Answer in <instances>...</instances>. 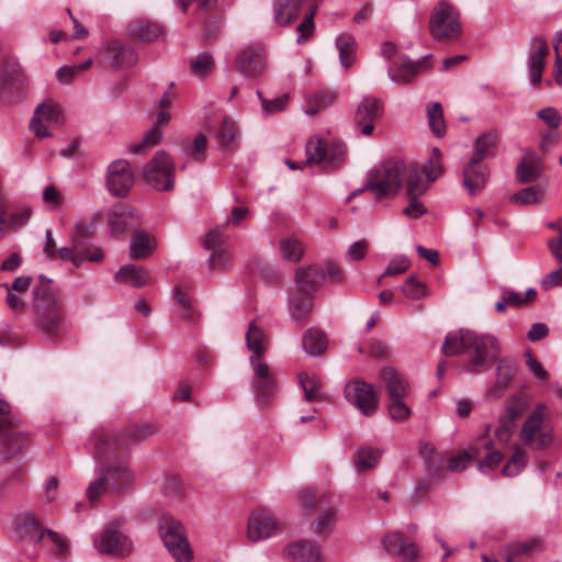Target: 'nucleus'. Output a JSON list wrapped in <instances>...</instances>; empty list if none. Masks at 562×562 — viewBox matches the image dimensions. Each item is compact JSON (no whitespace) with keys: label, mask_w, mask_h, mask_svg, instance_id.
<instances>
[{"label":"nucleus","mask_w":562,"mask_h":562,"mask_svg":"<svg viewBox=\"0 0 562 562\" xmlns=\"http://www.w3.org/2000/svg\"><path fill=\"white\" fill-rule=\"evenodd\" d=\"M14 530L24 539L40 542L45 536L56 546L59 554L67 551L66 540L57 532L41 528L38 518L31 512H22L14 518Z\"/></svg>","instance_id":"9"},{"label":"nucleus","mask_w":562,"mask_h":562,"mask_svg":"<svg viewBox=\"0 0 562 562\" xmlns=\"http://www.w3.org/2000/svg\"><path fill=\"white\" fill-rule=\"evenodd\" d=\"M161 137L162 133L159 131V128L154 127L143 136V139L138 144H135L131 147V151L134 154H142L148 148L157 145Z\"/></svg>","instance_id":"60"},{"label":"nucleus","mask_w":562,"mask_h":562,"mask_svg":"<svg viewBox=\"0 0 562 562\" xmlns=\"http://www.w3.org/2000/svg\"><path fill=\"white\" fill-rule=\"evenodd\" d=\"M157 432L155 424L144 423L131 425L117 432H112L104 428L95 429L92 438L97 442L98 454L108 452L121 453L131 449L133 446L143 442Z\"/></svg>","instance_id":"2"},{"label":"nucleus","mask_w":562,"mask_h":562,"mask_svg":"<svg viewBox=\"0 0 562 562\" xmlns=\"http://www.w3.org/2000/svg\"><path fill=\"white\" fill-rule=\"evenodd\" d=\"M246 342L252 355L262 356L267 348L268 337L263 329L252 322L246 333Z\"/></svg>","instance_id":"44"},{"label":"nucleus","mask_w":562,"mask_h":562,"mask_svg":"<svg viewBox=\"0 0 562 562\" xmlns=\"http://www.w3.org/2000/svg\"><path fill=\"white\" fill-rule=\"evenodd\" d=\"M420 177L425 176L423 182L427 183V189L429 184L436 181L442 173V154L441 150L437 147L431 149L429 158L419 167Z\"/></svg>","instance_id":"37"},{"label":"nucleus","mask_w":562,"mask_h":562,"mask_svg":"<svg viewBox=\"0 0 562 562\" xmlns=\"http://www.w3.org/2000/svg\"><path fill=\"white\" fill-rule=\"evenodd\" d=\"M541 549V541L538 538H531L526 541L515 542L510 544L507 553V562H514L515 559L522 554L537 552Z\"/></svg>","instance_id":"52"},{"label":"nucleus","mask_w":562,"mask_h":562,"mask_svg":"<svg viewBox=\"0 0 562 562\" xmlns=\"http://www.w3.org/2000/svg\"><path fill=\"white\" fill-rule=\"evenodd\" d=\"M289 307L293 319H306L313 311V295H304L295 291L289 300Z\"/></svg>","instance_id":"40"},{"label":"nucleus","mask_w":562,"mask_h":562,"mask_svg":"<svg viewBox=\"0 0 562 562\" xmlns=\"http://www.w3.org/2000/svg\"><path fill=\"white\" fill-rule=\"evenodd\" d=\"M488 180V170L480 164L469 161L463 168V184L471 195L482 191Z\"/></svg>","instance_id":"29"},{"label":"nucleus","mask_w":562,"mask_h":562,"mask_svg":"<svg viewBox=\"0 0 562 562\" xmlns=\"http://www.w3.org/2000/svg\"><path fill=\"white\" fill-rule=\"evenodd\" d=\"M346 400L363 415H372L378 407V397L372 386L361 379H352L345 386Z\"/></svg>","instance_id":"11"},{"label":"nucleus","mask_w":562,"mask_h":562,"mask_svg":"<svg viewBox=\"0 0 562 562\" xmlns=\"http://www.w3.org/2000/svg\"><path fill=\"white\" fill-rule=\"evenodd\" d=\"M517 371L515 361L503 358L496 367V380L490 389L488 395L499 397L509 386Z\"/></svg>","instance_id":"30"},{"label":"nucleus","mask_w":562,"mask_h":562,"mask_svg":"<svg viewBox=\"0 0 562 562\" xmlns=\"http://www.w3.org/2000/svg\"><path fill=\"white\" fill-rule=\"evenodd\" d=\"M303 348L311 356H318L327 348L326 335L314 328H310L303 336Z\"/></svg>","instance_id":"43"},{"label":"nucleus","mask_w":562,"mask_h":562,"mask_svg":"<svg viewBox=\"0 0 562 562\" xmlns=\"http://www.w3.org/2000/svg\"><path fill=\"white\" fill-rule=\"evenodd\" d=\"M498 136L495 133H485L480 135L474 140V151L470 159L473 164H480L490 154H493L494 149L497 146Z\"/></svg>","instance_id":"39"},{"label":"nucleus","mask_w":562,"mask_h":562,"mask_svg":"<svg viewBox=\"0 0 562 562\" xmlns=\"http://www.w3.org/2000/svg\"><path fill=\"white\" fill-rule=\"evenodd\" d=\"M440 351L448 357L468 355L471 359L469 371L479 373L480 368L488 367L498 357L501 347L497 338L491 334L460 329L446 336Z\"/></svg>","instance_id":"1"},{"label":"nucleus","mask_w":562,"mask_h":562,"mask_svg":"<svg viewBox=\"0 0 562 562\" xmlns=\"http://www.w3.org/2000/svg\"><path fill=\"white\" fill-rule=\"evenodd\" d=\"M34 318L38 330L49 339H55L61 330L63 310L57 294L47 285L34 290Z\"/></svg>","instance_id":"3"},{"label":"nucleus","mask_w":562,"mask_h":562,"mask_svg":"<svg viewBox=\"0 0 562 562\" xmlns=\"http://www.w3.org/2000/svg\"><path fill=\"white\" fill-rule=\"evenodd\" d=\"M546 412L547 406L543 403H538L524 422L519 432V439L524 446L533 445L538 450L551 446L553 441L552 431L543 428Z\"/></svg>","instance_id":"7"},{"label":"nucleus","mask_w":562,"mask_h":562,"mask_svg":"<svg viewBox=\"0 0 562 562\" xmlns=\"http://www.w3.org/2000/svg\"><path fill=\"white\" fill-rule=\"evenodd\" d=\"M411 389L405 378L389 367V401L405 398Z\"/></svg>","instance_id":"48"},{"label":"nucleus","mask_w":562,"mask_h":562,"mask_svg":"<svg viewBox=\"0 0 562 562\" xmlns=\"http://www.w3.org/2000/svg\"><path fill=\"white\" fill-rule=\"evenodd\" d=\"M159 533L165 547L176 562H190L192 560V550L180 521L169 515H162L159 519Z\"/></svg>","instance_id":"5"},{"label":"nucleus","mask_w":562,"mask_h":562,"mask_svg":"<svg viewBox=\"0 0 562 562\" xmlns=\"http://www.w3.org/2000/svg\"><path fill=\"white\" fill-rule=\"evenodd\" d=\"M263 53L265 47L260 43L246 47L236 58V69L250 78L260 76L266 68Z\"/></svg>","instance_id":"17"},{"label":"nucleus","mask_w":562,"mask_h":562,"mask_svg":"<svg viewBox=\"0 0 562 562\" xmlns=\"http://www.w3.org/2000/svg\"><path fill=\"white\" fill-rule=\"evenodd\" d=\"M226 238V226H217L206 234L204 238V247L212 252L215 250L224 249L222 245Z\"/></svg>","instance_id":"58"},{"label":"nucleus","mask_w":562,"mask_h":562,"mask_svg":"<svg viewBox=\"0 0 562 562\" xmlns=\"http://www.w3.org/2000/svg\"><path fill=\"white\" fill-rule=\"evenodd\" d=\"M115 280L134 288H142L149 282V273L142 267L125 265L116 272Z\"/></svg>","instance_id":"34"},{"label":"nucleus","mask_w":562,"mask_h":562,"mask_svg":"<svg viewBox=\"0 0 562 562\" xmlns=\"http://www.w3.org/2000/svg\"><path fill=\"white\" fill-rule=\"evenodd\" d=\"M144 180L157 191H171L175 188V164L165 150H158L144 166Z\"/></svg>","instance_id":"6"},{"label":"nucleus","mask_w":562,"mask_h":562,"mask_svg":"<svg viewBox=\"0 0 562 562\" xmlns=\"http://www.w3.org/2000/svg\"><path fill=\"white\" fill-rule=\"evenodd\" d=\"M108 224L112 234L121 235L136 228L140 224V215L123 204H115L108 214Z\"/></svg>","instance_id":"18"},{"label":"nucleus","mask_w":562,"mask_h":562,"mask_svg":"<svg viewBox=\"0 0 562 562\" xmlns=\"http://www.w3.org/2000/svg\"><path fill=\"white\" fill-rule=\"evenodd\" d=\"M182 149L188 158L193 161L202 162L207 154V138L204 134H198L192 142L184 140Z\"/></svg>","instance_id":"47"},{"label":"nucleus","mask_w":562,"mask_h":562,"mask_svg":"<svg viewBox=\"0 0 562 562\" xmlns=\"http://www.w3.org/2000/svg\"><path fill=\"white\" fill-rule=\"evenodd\" d=\"M284 555L297 562H323L324 557L321 546L308 539H300L288 544Z\"/></svg>","instance_id":"20"},{"label":"nucleus","mask_w":562,"mask_h":562,"mask_svg":"<svg viewBox=\"0 0 562 562\" xmlns=\"http://www.w3.org/2000/svg\"><path fill=\"white\" fill-rule=\"evenodd\" d=\"M61 123V111L58 104L53 101H45L40 104L31 120L30 127L38 138L50 136L47 125Z\"/></svg>","instance_id":"16"},{"label":"nucleus","mask_w":562,"mask_h":562,"mask_svg":"<svg viewBox=\"0 0 562 562\" xmlns=\"http://www.w3.org/2000/svg\"><path fill=\"white\" fill-rule=\"evenodd\" d=\"M542 160L535 151H527L516 168V178L520 183L532 182L542 173Z\"/></svg>","instance_id":"28"},{"label":"nucleus","mask_w":562,"mask_h":562,"mask_svg":"<svg viewBox=\"0 0 562 562\" xmlns=\"http://www.w3.org/2000/svg\"><path fill=\"white\" fill-rule=\"evenodd\" d=\"M527 463L528 453L525 450L517 448L509 461L503 467L502 474L509 477L514 476L518 474Z\"/></svg>","instance_id":"53"},{"label":"nucleus","mask_w":562,"mask_h":562,"mask_svg":"<svg viewBox=\"0 0 562 562\" xmlns=\"http://www.w3.org/2000/svg\"><path fill=\"white\" fill-rule=\"evenodd\" d=\"M300 384L304 390V397L307 402L317 401L321 398L322 382L316 375H308L301 373L299 375Z\"/></svg>","instance_id":"51"},{"label":"nucleus","mask_w":562,"mask_h":562,"mask_svg":"<svg viewBox=\"0 0 562 562\" xmlns=\"http://www.w3.org/2000/svg\"><path fill=\"white\" fill-rule=\"evenodd\" d=\"M9 412V404L0 400V440L8 448L19 450L22 447L24 439L13 427Z\"/></svg>","instance_id":"24"},{"label":"nucleus","mask_w":562,"mask_h":562,"mask_svg":"<svg viewBox=\"0 0 562 562\" xmlns=\"http://www.w3.org/2000/svg\"><path fill=\"white\" fill-rule=\"evenodd\" d=\"M105 183L115 196H125L134 183V173L127 160L117 159L108 166Z\"/></svg>","instance_id":"13"},{"label":"nucleus","mask_w":562,"mask_h":562,"mask_svg":"<svg viewBox=\"0 0 562 562\" xmlns=\"http://www.w3.org/2000/svg\"><path fill=\"white\" fill-rule=\"evenodd\" d=\"M257 94L260 99V103H261V108H262L263 112L268 115L283 111L286 108V104L289 102L288 93H284L273 100L265 99L260 91H257Z\"/></svg>","instance_id":"59"},{"label":"nucleus","mask_w":562,"mask_h":562,"mask_svg":"<svg viewBox=\"0 0 562 562\" xmlns=\"http://www.w3.org/2000/svg\"><path fill=\"white\" fill-rule=\"evenodd\" d=\"M336 521V512L331 507H326L324 510L318 515L317 521H316V532L318 535H325L327 537Z\"/></svg>","instance_id":"57"},{"label":"nucleus","mask_w":562,"mask_h":562,"mask_svg":"<svg viewBox=\"0 0 562 562\" xmlns=\"http://www.w3.org/2000/svg\"><path fill=\"white\" fill-rule=\"evenodd\" d=\"M32 214H33V209L31 206H24L21 210H18L11 214L7 213L5 227L20 228L29 222Z\"/></svg>","instance_id":"62"},{"label":"nucleus","mask_w":562,"mask_h":562,"mask_svg":"<svg viewBox=\"0 0 562 562\" xmlns=\"http://www.w3.org/2000/svg\"><path fill=\"white\" fill-rule=\"evenodd\" d=\"M429 31L438 42H450L459 38L462 33L460 15L447 0H440L430 14Z\"/></svg>","instance_id":"4"},{"label":"nucleus","mask_w":562,"mask_h":562,"mask_svg":"<svg viewBox=\"0 0 562 562\" xmlns=\"http://www.w3.org/2000/svg\"><path fill=\"white\" fill-rule=\"evenodd\" d=\"M108 52L111 55L112 67H131L137 61V55L135 50L120 42L113 41L108 45Z\"/></svg>","instance_id":"35"},{"label":"nucleus","mask_w":562,"mask_h":562,"mask_svg":"<svg viewBox=\"0 0 562 562\" xmlns=\"http://www.w3.org/2000/svg\"><path fill=\"white\" fill-rule=\"evenodd\" d=\"M428 124L437 137H442L446 133V123L443 119L442 106L438 102H431L427 105Z\"/></svg>","instance_id":"49"},{"label":"nucleus","mask_w":562,"mask_h":562,"mask_svg":"<svg viewBox=\"0 0 562 562\" xmlns=\"http://www.w3.org/2000/svg\"><path fill=\"white\" fill-rule=\"evenodd\" d=\"M427 183H411L408 190L404 192L407 205L403 207L402 214L411 220H417L427 213V207L420 200V196L427 192Z\"/></svg>","instance_id":"26"},{"label":"nucleus","mask_w":562,"mask_h":562,"mask_svg":"<svg viewBox=\"0 0 562 562\" xmlns=\"http://www.w3.org/2000/svg\"><path fill=\"white\" fill-rule=\"evenodd\" d=\"M337 92L331 90H321L313 93L306 101L304 112L307 115H314L333 105L337 100Z\"/></svg>","instance_id":"38"},{"label":"nucleus","mask_w":562,"mask_h":562,"mask_svg":"<svg viewBox=\"0 0 562 562\" xmlns=\"http://www.w3.org/2000/svg\"><path fill=\"white\" fill-rule=\"evenodd\" d=\"M336 46L339 52L341 66L345 69L349 68L353 64L357 49V43L355 38L349 34H341L336 38Z\"/></svg>","instance_id":"46"},{"label":"nucleus","mask_w":562,"mask_h":562,"mask_svg":"<svg viewBox=\"0 0 562 562\" xmlns=\"http://www.w3.org/2000/svg\"><path fill=\"white\" fill-rule=\"evenodd\" d=\"M432 55H427L416 61L409 58H403L400 63H394L390 69V78L395 83L406 85L412 82L419 74L431 69Z\"/></svg>","instance_id":"15"},{"label":"nucleus","mask_w":562,"mask_h":562,"mask_svg":"<svg viewBox=\"0 0 562 562\" xmlns=\"http://www.w3.org/2000/svg\"><path fill=\"white\" fill-rule=\"evenodd\" d=\"M544 191L540 186H530L524 188L510 196V201L516 204L530 205L542 200Z\"/></svg>","instance_id":"50"},{"label":"nucleus","mask_w":562,"mask_h":562,"mask_svg":"<svg viewBox=\"0 0 562 562\" xmlns=\"http://www.w3.org/2000/svg\"><path fill=\"white\" fill-rule=\"evenodd\" d=\"M211 270L224 271L231 267V256L225 249L215 250L207 260Z\"/></svg>","instance_id":"64"},{"label":"nucleus","mask_w":562,"mask_h":562,"mask_svg":"<svg viewBox=\"0 0 562 562\" xmlns=\"http://www.w3.org/2000/svg\"><path fill=\"white\" fill-rule=\"evenodd\" d=\"M529 408V398L526 394H516L510 396L505 405L504 413L499 416L509 425H515L516 422L527 412Z\"/></svg>","instance_id":"33"},{"label":"nucleus","mask_w":562,"mask_h":562,"mask_svg":"<svg viewBox=\"0 0 562 562\" xmlns=\"http://www.w3.org/2000/svg\"><path fill=\"white\" fill-rule=\"evenodd\" d=\"M413 182L424 183L418 164L400 157L389 158V196L405 192Z\"/></svg>","instance_id":"8"},{"label":"nucleus","mask_w":562,"mask_h":562,"mask_svg":"<svg viewBox=\"0 0 562 562\" xmlns=\"http://www.w3.org/2000/svg\"><path fill=\"white\" fill-rule=\"evenodd\" d=\"M548 53L549 48L544 40L539 37L532 40V46L528 55V67L532 86H537L541 81L544 58Z\"/></svg>","instance_id":"23"},{"label":"nucleus","mask_w":562,"mask_h":562,"mask_svg":"<svg viewBox=\"0 0 562 562\" xmlns=\"http://www.w3.org/2000/svg\"><path fill=\"white\" fill-rule=\"evenodd\" d=\"M119 454L120 453L108 452L106 454L99 456L97 442H94V458L98 462V472L106 479V482L110 484V490L115 493L127 488L133 481V474L124 462L109 460L111 457Z\"/></svg>","instance_id":"10"},{"label":"nucleus","mask_w":562,"mask_h":562,"mask_svg":"<svg viewBox=\"0 0 562 562\" xmlns=\"http://www.w3.org/2000/svg\"><path fill=\"white\" fill-rule=\"evenodd\" d=\"M364 190L373 191L376 198H382L386 194V166L384 164L372 168L368 172L366 186L362 189L356 190L352 195L348 196L347 201H350L352 196Z\"/></svg>","instance_id":"31"},{"label":"nucleus","mask_w":562,"mask_h":562,"mask_svg":"<svg viewBox=\"0 0 562 562\" xmlns=\"http://www.w3.org/2000/svg\"><path fill=\"white\" fill-rule=\"evenodd\" d=\"M128 36L142 43H150L164 34V29L156 22L146 19L134 20L127 29Z\"/></svg>","instance_id":"27"},{"label":"nucleus","mask_w":562,"mask_h":562,"mask_svg":"<svg viewBox=\"0 0 562 562\" xmlns=\"http://www.w3.org/2000/svg\"><path fill=\"white\" fill-rule=\"evenodd\" d=\"M401 289L406 297L413 300L420 299L426 294L425 284L416 280L413 276L407 278Z\"/></svg>","instance_id":"63"},{"label":"nucleus","mask_w":562,"mask_h":562,"mask_svg":"<svg viewBox=\"0 0 562 562\" xmlns=\"http://www.w3.org/2000/svg\"><path fill=\"white\" fill-rule=\"evenodd\" d=\"M324 497V494L313 488H305L300 492L299 502L306 514H310L313 509H323Z\"/></svg>","instance_id":"54"},{"label":"nucleus","mask_w":562,"mask_h":562,"mask_svg":"<svg viewBox=\"0 0 562 562\" xmlns=\"http://www.w3.org/2000/svg\"><path fill=\"white\" fill-rule=\"evenodd\" d=\"M382 113V102L373 98H364L358 105L355 114V122L361 126L363 135L373 132V121Z\"/></svg>","instance_id":"22"},{"label":"nucleus","mask_w":562,"mask_h":562,"mask_svg":"<svg viewBox=\"0 0 562 562\" xmlns=\"http://www.w3.org/2000/svg\"><path fill=\"white\" fill-rule=\"evenodd\" d=\"M383 456L382 449L362 447L353 456V463L359 471L373 469Z\"/></svg>","instance_id":"42"},{"label":"nucleus","mask_w":562,"mask_h":562,"mask_svg":"<svg viewBox=\"0 0 562 562\" xmlns=\"http://www.w3.org/2000/svg\"><path fill=\"white\" fill-rule=\"evenodd\" d=\"M306 160L303 165H322L325 168L327 159V146L319 137H312L307 140L306 147Z\"/></svg>","instance_id":"45"},{"label":"nucleus","mask_w":562,"mask_h":562,"mask_svg":"<svg viewBox=\"0 0 562 562\" xmlns=\"http://www.w3.org/2000/svg\"><path fill=\"white\" fill-rule=\"evenodd\" d=\"M389 552L402 562H417L420 557L417 544L401 532H395L389 537Z\"/></svg>","instance_id":"25"},{"label":"nucleus","mask_w":562,"mask_h":562,"mask_svg":"<svg viewBox=\"0 0 562 562\" xmlns=\"http://www.w3.org/2000/svg\"><path fill=\"white\" fill-rule=\"evenodd\" d=\"M155 247L156 241L153 236L143 231H135L131 239V257L133 259L147 258Z\"/></svg>","instance_id":"36"},{"label":"nucleus","mask_w":562,"mask_h":562,"mask_svg":"<svg viewBox=\"0 0 562 562\" xmlns=\"http://www.w3.org/2000/svg\"><path fill=\"white\" fill-rule=\"evenodd\" d=\"M93 543L100 553L116 558H125L133 550L132 541L114 525L108 526Z\"/></svg>","instance_id":"12"},{"label":"nucleus","mask_w":562,"mask_h":562,"mask_svg":"<svg viewBox=\"0 0 562 562\" xmlns=\"http://www.w3.org/2000/svg\"><path fill=\"white\" fill-rule=\"evenodd\" d=\"M305 0H277L276 19L280 25H290L300 13Z\"/></svg>","instance_id":"41"},{"label":"nucleus","mask_w":562,"mask_h":562,"mask_svg":"<svg viewBox=\"0 0 562 562\" xmlns=\"http://www.w3.org/2000/svg\"><path fill=\"white\" fill-rule=\"evenodd\" d=\"M24 91L21 69L16 64L5 65L0 75V100L3 103L18 102Z\"/></svg>","instance_id":"14"},{"label":"nucleus","mask_w":562,"mask_h":562,"mask_svg":"<svg viewBox=\"0 0 562 562\" xmlns=\"http://www.w3.org/2000/svg\"><path fill=\"white\" fill-rule=\"evenodd\" d=\"M325 278L324 269L317 265L297 269L295 273L296 292L304 295H313L319 289Z\"/></svg>","instance_id":"21"},{"label":"nucleus","mask_w":562,"mask_h":562,"mask_svg":"<svg viewBox=\"0 0 562 562\" xmlns=\"http://www.w3.org/2000/svg\"><path fill=\"white\" fill-rule=\"evenodd\" d=\"M281 251L286 260L296 262L303 255V246L297 239L288 238L281 243Z\"/></svg>","instance_id":"61"},{"label":"nucleus","mask_w":562,"mask_h":562,"mask_svg":"<svg viewBox=\"0 0 562 562\" xmlns=\"http://www.w3.org/2000/svg\"><path fill=\"white\" fill-rule=\"evenodd\" d=\"M278 529L276 518L266 509L255 512L249 517L247 535L252 542L271 537Z\"/></svg>","instance_id":"19"},{"label":"nucleus","mask_w":562,"mask_h":562,"mask_svg":"<svg viewBox=\"0 0 562 562\" xmlns=\"http://www.w3.org/2000/svg\"><path fill=\"white\" fill-rule=\"evenodd\" d=\"M419 453L424 460L428 476L432 480L440 477L443 472L445 458L428 442L420 445Z\"/></svg>","instance_id":"32"},{"label":"nucleus","mask_w":562,"mask_h":562,"mask_svg":"<svg viewBox=\"0 0 562 562\" xmlns=\"http://www.w3.org/2000/svg\"><path fill=\"white\" fill-rule=\"evenodd\" d=\"M254 391L258 401L268 403L277 393L276 378L252 381Z\"/></svg>","instance_id":"55"},{"label":"nucleus","mask_w":562,"mask_h":562,"mask_svg":"<svg viewBox=\"0 0 562 562\" xmlns=\"http://www.w3.org/2000/svg\"><path fill=\"white\" fill-rule=\"evenodd\" d=\"M412 415V409L404 402V398H396L389 401V417L396 422L402 423L407 420Z\"/></svg>","instance_id":"56"}]
</instances>
